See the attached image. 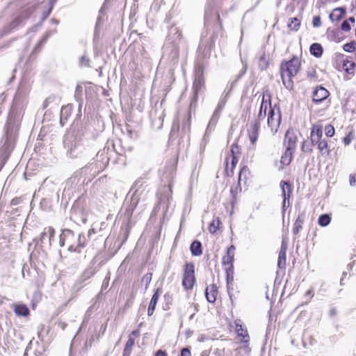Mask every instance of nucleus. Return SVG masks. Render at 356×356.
Masks as SVG:
<instances>
[{"label":"nucleus","mask_w":356,"mask_h":356,"mask_svg":"<svg viewBox=\"0 0 356 356\" xmlns=\"http://www.w3.org/2000/svg\"><path fill=\"white\" fill-rule=\"evenodd\" d=\"M300 69V60L298 57L293 56L288 61H283L280 65V73L283 85L289 90L293 89L292 78L295 76Z\"/></svg>","instance_id":"1"},{"label":"nucleus","mask_w":356,"mask_h":356,"mask_svg":"<svg viewBox=\"0 0 356 356\" xmlns=\"http://www.w3.org/2000/svg\"><path fill=\"white\" fill-rule=\"evenodd\" d=\"M191 113L188 112V116L183 120L181 125L173 123L170 134V140L172 141L177 140L178 145H188L190 141L191 133Z\"/></svg>","instance_id":"2"},{"label":"nucleus","mask_w":356,"mask_h":356,"mask_svg":"<svg viewBox=\"0 0 356 356\" xmlns=\"http://www.w3.org/2000/svg\"><path fill=\"white\" fill-rule=\"evenodd\" d=\"M146 187L142 178L138 179L134 184L128 195H131V203L129 209L131 211L137 207L141 200H145L147 195Z\"/></svg>","instance_id":"3"},{"label":"nucleus","mask_w":356,"mask_h":356,"mask_svg":"<svg viewBox=\"0 0 356 356\" xmlns=\"http://www.w3.org/2000/svg\"><path fill=\"white\" fill-rule=\"evenodd\" d=\"M17 136V130L13 127L8 124L6 137L1 140L0 156H10L15 147Z\"/></svg>","instance_id":"4"},{"label":"nucleus","mask_w":356,"mask_h":356,"mask_svg":"<svg viewBox=\"0 0 356 356\" xmlns=\"http://www.w3.org/2000/svg\"><path fill=\"white\" fill-rule=\"evenodd\" d=\"M207 33L203 32L198 47V51L204 58L209 57L214 47L215 40L218 37V30L214 31L209 38H207Z\"/></svg>","instance_id":"5"},{"label":"nucleus","mask_w":356,"mask_h":356,"mask_svg":"<svg viewBox=\"0 0 356 356\" xmlns=\"http://www.w3.org/2000/svg\"><path fill=\"white\" fill-rule=\"evenodd\" d=\"M204 81L202 72H199L197 73L193 84V97L191 99L189 106V113L195 111L198 99V95L202 91L204 88Z\"/></svg>","instance_id":"6"},{"label":"nucleus","mask_w":356,"mask_h":356,"mask_svg":"<svg viewBox=\"0 0 356 356\" xmlns=\"http://www.w3.org/2000/svg\"><path fill=\"white\" fill-rule=\"evenodd\" d=\"M269 105H270V102H269ZM281 119L282 117L280 108H276V106L274 107H270L267 123L273 133H276L277 131V129L281 122Z\"/></svg>","instance_id":"7"},{"label":"nucleus","mask_w":356,"mask_h":356,"mask_svg":"<svg viewBox=\"0 0 356 356\" xmlns=\"http://www.w3.org/2000/svg\"><path fill=\"white\" fill-rule=\"evenodd\" d=\"M195 282V266L193 264L188 263L184 266L182 284L186 289H191Z\"/></svg>","instance_id":"8"},{"label":"nucleus","mask_w":356,"mask_h":356,"mask_svg":"<svg viewBox=\"0 0 356 356\" xmlns=\"http://www.w3.org/2000/svg\"><path fill=\"white\" fill-rule=\"evenodd\" d=\"M74 241V234L70 229H65L63 230L60 235L59 244L60 246H64L65 244L68 245V250L70 252H80V250H78L73 241Z\"/></svg>","instance_id":"9"},{"label":"nucleus","mask_w":356,"mask_h":356,"mask_svg":"<svg viewBox=\"0 0 356 356\" xmlns=\"http://www.w3.org/2000/svg\"><path fill=\"white\" fill-rule=\"evenodd\" d=\"M297 136L292 130H288L285 134L284 146V156H293L296 146Z\"/></svg>","instance_id":"10"},{"label":"nucleus","mask_w":356,"mask_h":356,"mask_svg":"<svg viewBox=\"0 0 356 356\" xmlns=\"http://www.w3.org/2000/svg\"><path fill=\"white\" fill-rule=\"evenodd\" d=\"M163 49V55L167 56L170 63L177 64L179 60V45L165 43Z\"/></svg>","instance_id":"11"},{"label":"nucleus","mask_w":356,"mask_h":356,"mask_svg":"<svg viewBox=\"0 0 356 356\" xmlns=\"http://www.w3.org/2000/svg\"><path fill=\"white\" fill-rule=\"evenodd\" d=\"M164 115V111L161 108H154L152 109L149 117L153 129L160 130L162 128Z\"/></svg>","instance_id":"12"},{"label":"nucleus","mask_w":356,"mask_h":356,"mask_svg":"<svg viewBox=\"0 0 356 356\" xmlns=\"http://www.w3.org/2000/svg\"><path fill=\"white\" fill-rule=\"evenodd\" d=\"M55 230L52 227H45L43 232L40 234L39 238H34L33 242L35 243V245L38 247H43L45 243L46 238H48L47 245L49 247L51 245V241L53 238L54 237Z\"/></svg>","instance_id":"13"},{"label":"nucleus","mask_w":356,"mask_h":356,"mask_svg":"<svg viewBox=\"0 0 356 356\" xmlns=\"http://www.w3.org/2000/svg\"><path fill=\"white\" fill-rule=\"evenodd\" d=\"M280 186L282 190V195L283 197L282 209H285L286 207L289 206V199L292 195L293 186L287 181H281Z\"/></svg>","instance_id":"14"},{"label":"nucleus","mask_w":356,"mask_h":356,"mask_svg":"<svg viewBox=\"0 0 356 356\" xmlns=\"http://www.w3.org/2000/svg\"><path fill=\"white\" fill-rule=\"evenodd\" d=\"M182 35L178 27L171 26L168 30L165 43L179 45L181 42Z\"/></svg>","instance_id":"15"},{"label":"nucleus","mask_w":356,"mask_h":356,"mask_svg":"<svg viewBox=\"0 0 356 356\" xmlns=\"http://www.w3.org/2000/svg\"><path fill=\"white\" fill-rule=\"evenodd\" d=\"M34 10V8L33 6H29L21 11L19 15L17 16L12 22L15 24L16 28H18L21 26H24L26 22V20L29 19V17L31 16V15L33 13Z\"/></svg>","instance_id":"16"},{"label":"nucleus","mask_w":356,"mask_h":356,"mask_svg":"<svg viewBox=\"0 0 356 356\" xmlns=\"http://www.w3.org/2000/svg\"><path fill=\"white\" fill-rule=\"evenodd\" d=\"M234 324L237 335L243 338V343H248L250 337L247 329L243 325L242 321L241 319H236L234 321Z\"/></svg>","instance_id":"17"},{"label":"nucleus","mask_w":356,"mask_h":356,"mask_svg":"<svg viewBox=\"0 0 356 356\" xmlns=\"http://www.w3.org/2000/svg\"><path fill=\"white\" fill-rule=\"evenodd\" d=\"M329 92L323 87H317L313 92V101L320 103L329 96Z\"/></svg>","instance_id":"18"},{"label":"nucleus","mask_w":356,"mask_h":356,"mask_svg":"<svg viewBox=\"0 0 356 356\" xmlns=\"http://www.w3.org/2000/svg\"><path fill=\"white\" fill-rule=\"evenodd\" d=\"M260 123L258 120H254V123L251 125L250 129L248 130V136L252 144H254L258 138L259 130Z\"/></svg>","instance_id":"19"},{"label":"nucleus","mask_w":356,"mask_h":356,"mask_svg":"<svg viewBox=\"0 0 356 356\" xmlns=\"http://www.w3.org/2000/svg\"><path fill=\"white\" fill-rule=\"evenodd\" d=\"M218 294V288L216 284H211L207 287L205 290V296L208 302H215Z\"/></svg>","instance_id":"20"},{"label":"nucleus","mask_w":356,"mask_h":356,"mask_svg":"<svg viewBox=\"0 0 356 356\" xmlns=\"http://www.w3.org/2000/svg\"><path fill=\"white\" fill-rule=\"evenodd\" d=\"M42 165L41 161L39 157H29L26 170L27 172H33L37 170Z\"/></svg>","instance_id":"21"},{"label":"nucleus","mask_w":356,"mask_h":356,"mask_svg":"<svg viewBox=\"0 0 356 356\" xmlns=\"http://www.w3.org/2000/svg\"><path fill=\"white\" fill-rule=\"evenodd\" d=\"M235 247L230 245L227 250V254L222 257V265L224 266L232 265L234 259Z\"/></svg>","instance_id":"22"},{"label":"nucleus","mask_w":356,"mask_h":356,"mask_svg":"<svg viewBox=\"0 0 356 356\" xmlns=\"http://www.w3.org/2000/svg\"><path fill=\"white\" fill-rule=\"evenodd\" d=\"M159 295H160V289H157L154 291V294H153V296L152 297V299L150 300L149 307H148L147 314L149 316H152L154 314V312L155 310V307H156V303H157Z\"/></svg>","instance_id":"23"},{"label":"nucleus","mask_w":356,"mask_h":356,"mask_svg":"<svg viewBox=\"0 0 356 356\" xmlns=\"http://www.w3.org/2000/svg\"><path fill=\"white\" fill-rule=\"evenodd\" d=\"M122 131L125 133L131 139H137L140 135L139 129L134 128L129 124H126L124 129H122Z\"/></svg>","instance_id":"24"},{"label":"nucleus","mask_w":356,"mask_h":356,"mask_svg":"<svg viewBox=\"0 0 356 356\" xmlns=\"http://www.w3.org/2000/svg\"><path fill=\"white\" fill-rule=\"evenodd\" d=\"M333 12H339V15H334L333 13L330 14V19L332 22L334 20L336 21H340L341 19L343 18L346 13V9L344 7H338L333 10Z\"/></svg>","instance_id":"25"},{"label":"nucleus","mask_w":356,"mask_h":356,"mask_svg":"<svg viewBox=\"0 0 356 356\" xmlns=\"http://www.w3.org/2000/svg\"><path fill=\"white\" fill-rule=\"evenodd\" d=\"M71 113H72V106L71 105L63 106L61 108L60 122L62 125H63L64 122L67 120Z\"/></svg>","instance_id":"26"},{"label":"nucleus","mask_w":356,"mask_h":356,"mask_svg":"<svg viewBox=\"0 0 356 356\" xmlns=\"http://www.w3.org/2000/svg\"><path fill=\"white\" fill-rule=\"evenodd\" d=\"M310 54L315 56L316 58L321 57L323 49L321 44L319 43H313L309 48Z\"/></svg>","instance_id":"27"},{"label":"nucleus","mask_w":356,"mask_h":356,"mask_svg":"<svg viewBox=\"0 0 356 356\" xmlns=\"http://www.w3.org/2000/svg\"><path fill=\"white\" fill-rule=\"evenodd\" d=\"M190 250L193 256H200L202 254V243L198 241H193Z\"/></svg>","instance_id":"28"},{"label":"nucleus","mask_w":356,"mask_h":356,"mask_svg":"<svg viewBox=\"0 0 356 356\" xmlns=\"http://www.w3.org/2000/svg\"><path fill=\"white\" fill-rule=\"evenodd\" d=\"M14 312L19 316H26L29 314V309L25 305H15L14 306Z\"/></svg>","instance_id":"29"},{"label":"nucleus","mask_w":356,"mask_h":356,"mask_svg":"<svg viewBox=\"0 0 356 356\" xmlns=\"http://www.w3.org/2000/svg\"><path fill=\"white\" fill-rule=\"evenodd\" d=\"M17 28L15 27L13 22L11 21L10 22L5 24L1 29H0V39L5 35H7L12 33Z\"/></svg>","instance_id":"30"},{"label":"nucleus","mask_w":356,"mask_h":356,"mask_svg":"<svg viewBox=\"0 0 356 356\" xmlns=\"http://www.w3.org/2000/svg\"><path fill=\"white\" fill-rule=\"evenodd\" d=\"M221 112L222 110L216 107L208 124V129H211L213 127L216 126L220 118Z\"/></svg>","instance_id":"31"},{"label":"nucleus","mask_w":356,"mask_h":356,"mask_svg":"<svg viewBox=\"0 0 356 356\" xmlns=\"http://www.w3.org/2000/svg\"><path fill=\"white\" fill-rule=\"evenodd\" d=\"M236 81V80L232 83L231 88L227 92H226L225 90L224 91L223 97H222L220 98V99L218 104L217 108H218L222 111V109L224 108V107L227 102V99H228V97L231 92V90L232 89L233 85L235 83Z\"/></svg>","instance_id":"32"},{"label":"nucleus","mask_w":356,"mask_h":356,"mask_svg":"<svg viewBox=\"0 0 356 356\" xmlns=\"http://www.w3.org/2000/svg\"><path fill=\"white\" fill-rule=\"evenodd\" d=\"M342 68L347 73L353 74L355 72V64L354 62L346 58L343 60Z\"/></svg>","instance_id":"33"},{"label":"nucleus","mask_w":356,"mask_h":356,"mask_svg":"<svg viewBox=\"0 0 356 356\" xmlns=\"http://www.w3.org/2000/svg\"><path fill=\"white\" fill-rule=\"evenodd\" d=\"M139 335V330H133L129 336V339L125 344V348L132 349L133 346L135 344V338L138 337Z\"/></svg>","instance_id":"34"},{"label":"nucleus","mask_w":356,"mask_h":356,"mask_svg":"<svg viewBox=\"0 0 356 356\" xmlns=\"http://www.w3.org/2000/svg\"><path fill=\"white\" fill-rule=\"evenodd\" d=\"M287 26L291 31H297L300 26V19L298 17L290 18Z\"/></svg>","instance_id":"35"},{"label":"nucleus","mask_w":356,"mask_h":356,"mask_svg":"<svg viewBox=\"0 0 356 356\" xmlns=\"http://www.w3.org/2000/svg\"><path fill=\"white\" fill-rule=\"evenodd\" d=\"M90 239L87 237V236L83 233L79 234L76 238V248L79 250L80 248H83L86 246L88 241Z\"/></svg>","instance_id":"36"},{"label":"nucleus","mask_w":356,"mask_h":356,"mask_svg":"<svg viewBox=\"0 0 356 356\" xmlns=\"http://www.w3.org/2000/svg\"><path fill=\"white\" fill-rule=\"evenodd\" d=\"M292 157H280V161H275V166L278 170L284 169L285 165H288L291 163Z\"/></svg>","instance_id":"37"},{"label":"nucleus","mask_w":356,"mask_h":356,"mask_svg":"<svg viewBox=\"0 0 356 356\" xmlns=\"http://www.w3.org/2000/svg\"><path fill=\"white\" fill-rule=\"evenodd\" d=\"M114 150V145L111 142H107L104 148L99 151L96 156H104V154H111Z\"/></svg>","instance_id":"38"},{"label":"nucleus","mask_w":356,"mask_h":356,"mask_svg":"<svg viewBox=\"0 0 356 356\" xmlns=\"http://www.w3.org/2000/svg\"><path fill=\"white\" fill-rule=\"evenodd\" d=\"M267 108H268V104L266 102H264V100L263 99L261 106H260L259 112L258 114V120H257L259 122L260 120H263L265 118V116L266 115Z\"/></svg>","instance_id":"39"},{"label":"nucleus","mask_w":356,"mask_h":356,"mask_svg":"<svg viewBox=\"0 0 356 356\" xmlns=\"http://www.w3.org/2000/svg\"><path fill=\"white\" fill-rule=\"evenodd\" d=\"M331 221V217L328 214H322L318 218V224L321 227H325L327 226Z\"/></svg>","instance_id":"40"},{"label":"nucleus","mask_w":356,"mask_h":356,"mask_svg":"<svg viewBox=\"0 0 356 356\" xmlns=\"http://www.w3.org/2000/svg\"><path fill=\"white\" fill-rule=\"evenodd\" d=\"M52 34V31H47L43 38L38 42L36 46L34 47L33 52H36L40 48L47 42L49 37Z\"/></svg>","instance_id":"41"},{"label":"nucleus","mask_w":356,"mask_h":356,"mask_svg":"<svg viewBox=\"0 0 356 356\" xmlns=\"http://www.w3.org/2000/svg\"><path fill=\"white\" fill-rule=\"evenodd\" d=\"M95 273V270L93 267H89L85 270L81 275V279L83 281H86L90 277H92Z\"/></svg>","instance_id":"42"},{"label":"nucleus","mask_w":356,"mask_h":356,"mask_svg":"<svg viewBox=\"0 0 356 356\" xmlns=\"http://www.w3.org/2000/svg\"><path fill=\"white\" fill-rule=\"evenodd\" d=\"M220 221L219 218L213 219L209 226V231L211 234H215L219 228Z\"/></svg>","instance_id":"43"},{"label":"nucleus","mask_w":356,"mask_h":356,"mask_svg":"<svg viewBox=\"0 0 356 356\" xmlns=\"http://www.w3.org/2000/svg\"><path fill=\"white\" fill-rule=\"evenodd\" d=\"M302 224H303V218L300 216L298 217V218L296 219V220L294 223V227L293 228V233L294 234H297L299 233L300 230L302 228Z\"/></svg>","instance_id":"44"},{"label":"nucleus","mask_w":356,"mask_h":356,"mask_svg":"<svg viewBox=\"0 0 356 356\" xmlns=\"http://www.w3.org/2000/svg\"><path fill=\"white\" fill-rule=\"evenodd\" d=\"M79 65L81 67H89L90 58L87 54H83L79 59Z\"/></svg>","instance_id":"45"},{"label":"nucleus","mask_w":356,"mask_h":356,"mask_svg":"<svg viewBox=\"0 0 356 356\" xmlns=\"http://www.w3.org/2000/svg\"><path fill=\"white\" fill-rule=\"evenodd\" d=\"M277 266L280 268H284L286 266V253L279 252Z\"/></svg>","instance_id":"46"},{"label":"nucleus","mask_w":356,"mask_h":356,"mask_svg":"<svg viewBox=\"0 0 356 356\" xmlns=\"http://www.w3.org/2000/svg\"><path fill=\"white\" fill-rule=\"evenodd\" d=\"M317 149L321 152V153L323 155L324 154L327 152V143L325 140H321L320 142L317 144Z\"/></svg>","instance_id":"47"},{"label":"nucleus","mask_w":356,"mask_h":356,"mask_svg":"<svg viewBox=\"0 0 356 356\" xmlns=\"http://www.w3.org/2000/svg\"><path fill=\"white\" fill-rule=\"evenodd\" d=\"M343 49L346 52H353L356 49V41L353 40L346 43L343 46Z\"/></svg>","instance_id":"48"},{"label":"nucleus","mask_w":356,"mask_h":356,"mask_svg":"<svg viewBox=\"0 0 356 356\" xmlns=\"http://www.w3.org/2000/svg\"><path fill=\"white\" fill-rule=\"evenodd\" d=\"M268 66V62L266 57L265 54H263L260 58L259 60V67L261 70H266L267 67Z\"/></svg>","instance_id":"49"},{"label":"nucleus","mask_w":356,"mask_h":356,"mask_svg":"<svg viewBox=\"0 0 356 356\" xmlns=\"http://www.w3.org/2000/svg\"><path fill=\"white\" fill-rule=\"evenodd\" d=\"M169 200H170V197H168V195L162 197H159L158 205L156 207L162 205L163 207V209L165 208V209H167V208L168 207V204Z\"/></svg>","instance_id":"50"},{"label":"nucleus","mask_w":356,"mask_h":356,"mask_svg":"<svg viewBox=\"0 0 356 356\" xmlns=\"http://www.w3.org/2000/svg\"><path fill=\"white\" fill-rule=\"evenodd\" d=\"M225 269L226 271V277L229 279V276H231L232 281H234L233 274H234V266L228 265L225 266Z\"/></svg>","instance_id":"51"},{"label":"nucleus","mask_w":356,"mask_h":356,"mask_svg":"<svg viewBox=\"0 0 356 356\" xmlns=\"http://www.w3.org/2000/svg\"><path fill=\"white\" fill-rule=\"evenodd\" d=\"M152 274L150 273H146L142 278V282L145 284V289L148 287L152 281Z\"/></svg>","instance_id":"52"},{"label":"nucleus","mask_w":356,"mask_h":356,"mask_svg":"<svg viewBox=\"0 0 356 356\" xmlns=\"http://www.w3.org/2000/svg\"><path fill=\"white\" fill-rule=\"evenodd\" d=\"M325 132L327 137H332L334 134V128L331 124H327L325 127Z\"/></svg>","instance_id":"53"},{"label":"nucleus","mask_w":356,"mask_h":356,"mask_svg":"<svg viewBox=\"0 0 356 356\" xmlns=\"http://www.w3.org/2000/svg\"><path fill=\"white\" fill-rule=\"evenodd\" d=\"M83 92V88L80 85H77L75 89L74 97L77 101H80Z\"/></svg>","instance_id":"54"},{"label":"nucleus","mask_w":356,"mask_h":356,"mask_svg":"<svg viewBox=\"0 0 356 356\" xmlns=\"http://www.w3.org/2000/svg\"><path fill=\"white\" fill-rule=\"evenodd\" d=\"M354 133L353 131H350L343 138V142L344 143L345 145H349L352 140L354 138Z\"/></svg>","instance_id":"55"},{"label":"nucleus","mask_w":356,"mask_h":356,"mask_svg":"<svg viewBox=\"0 0 356 356\" xmlns=\"http://www.w3.org/2000/svg\"><path fill=\"white\" fill-rule=\"evenodd\" d=\"M24 96V92L22 91V88H19L17 91L16 92V94L14 97V102L15 104H17L22 98H23Z\"/></svg>","instance_id":"56"},{"label":"nucleus","mask_w":356,"mask_h":356,"mask_svg":"<svg viewBox=\"0 0 356 356\" xmlns=\"http://www.w3.org/2000/svg\"><path fill=\"white\" fill-rule=\"evenodd\" d=\"M341 29L342 31L345 32H348L351 29V26L348 20H345L342 22L341 25Z\"/></svg>","instance_id":"57"},{"label":"nucleus","mask_w":356,"mask_h":356,"mask_svg":"<svg viewBox=\"0 0 356 356\" xmlns=\"http://www.w3.org/2000/svg\"><path fill=\"white\" fill-rule=\"evenodd\" d=\"M177 163V159H174L173 161H172V164L170 166V173H169V179H172L173 178V172L176 169Z\"/></svg>","instance_id":"58"},{"label":"nucleus","mask_w":356,"mask_h":356,"mask_svg":"<svg viewBox=\"0 0 356 356\" xmlns=\"http://www.w3.org/2000/svg\"><path fill=\"white\" fill-rule=\"evenodd\" d=\"M311 133L314 134L315 135H318L320 137H322V129L321 127L314 126Z\"/></svg>","instance_id":"59"},{"label":"nucleus","mask_w":356,"mask_h":356,"mask_svg":"<svg viewBox=\"0 0 356 356\" xmlns=\"http://www.w3.org/2000/svg\"><path fill=\"white\" fill-rule=\"evenodd\" d=\"M231 153H232L231 156H236L237 154H241V152L239 151V147L236 143H234L232 145Z\"/></svg>","instance_id":"60"},{"label":"nucleus","mask_w":356,"mask_h":356,"mask_svg":"<svg viewBox=\"0 0 356 356\" xmlns=\"http://www.w3.org/2000/svg\"><path fill=\"white\" fill-rule=\"evenodd\" d=\"M314 27H319L321 25V19L320 16H315L312 20Z\"/></svg>","instance_id":"61"},{"label":"nucleus","mask_w":356,"mask_h":356,"mask_svg":"<svg viewBox=\"0 0 356 356\" xmlns=\"http://www.w3.org/2000/svg\"><path fill=\"white\" fill-rule=\"evenodd\" d=\"M52 9H53V7H51V6L49 5V8L47 10H44L42 12V21L45 20L48 17V16L51 13Z\"/></svg>","instance_id":"62"},{"label":"nucleus","mask_w":356,"mask_h":356,"mask_svg":"<svg viewBox=\"0 0 356 356\" xmlns=\"http://www.w3.org/2000/svg\"><path fill=\"white\" fill-rule=\"evenodd\" d=\"M310 147V142L309 141H304L302 143V151L305 153H308L311 151Z\"/></svg>","instance_id":"63"},{"label":"nucleus","mask_w":356,"mask_h":356,"mask_svg":"<svg viewBox=\"0 0 356 356\" xmlns=\"http://www.w3.org/2000/svg\"><path fill=\"white\" fill-rule=\"evenodd\" d=\"M181 356H191V351L188 348H184L181 350Z\"/></svg>","instance_id":"64"}]
</instances>
